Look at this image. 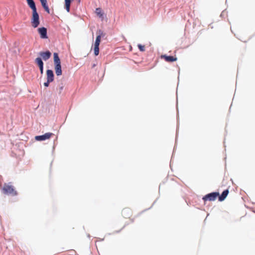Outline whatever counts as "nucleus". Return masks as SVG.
Masks as SVG:
<instances>
[{"label": "nucleus", "instance_id": "13", "mask_svg": "<svg viewBox=\"0 0 255 255\" xmlns=\"http://www.w3.org/2000/svg\"><path fill=\"white\" fill-rule=\"evenodd\" d=\"M72 0H65V7L67 12L70 11V4Z\"/></svg>", "mask_w": 255, "mask_h": 255}, {"label": "nucleus", "instance_id": "19", "mask_svg": "<svg viewBox=\"0 0 255 255\" xmlns=\"http://www.w3.org/2000/svg\"><path fill=\"white\" fill-rule=\"evenodd\" d=\"M41 3V4L43 7L45 6H47L48 5L47 4V0H40Z\"/></svg>", "mask_w": 255, "mask_h": 255}, {"label": "nucleus", "instance_id": "8", "mask_svg": "<svg viewBox=\"0 0 255 255\" xmlns=\"http://www.w3.org/2000/svg\"><path fill=\"white\" fill-rule=\"evenodd\" d=\"M161 58L164 59L167 62H172L177 61V58L175 56H167L166 55H162Z\"/></svg>", "mask_w": 255, "mask_h": 255}, {"label": "nucleus", "instance_id": "4", "mask_svg": "<svg viewBox=\"0 0 255 255\" xmlns=\"http://www.w3.org/2000/svg\"><path fill=\"white\" fill-rule=\"evenodd\" d=\"M219 193L217 192L208 194L203 197V200L205 202L207 201H214L219 196Z\"/></svg>", "mask_w": 255, "mask_h": 255}, {"label": "nucleus", "instance_id": "24", "mask_svg": "<svg viewBox=\"0 0 255 255\" xmlns=\"http://www.w3.org/2000/svg\"><path fill=\"white\" fill-rule=\"evenodd\" d=\"M63 90V87H60V90L62 91Z\"/></svg>", "mask_w": 255, "mask_h": 255}, {"label": "nucleus", "instance_id": "2", "mask_svg": "<svg viewBox=\"0 0 255 255\" xmlns=\"http://www.w3.org/2000/svg\"><path fill=\"white\" fill-rule=\"evenodd\" d=\"M2 190L3 193L6 194H9L12 196H15L17 194L15 188L10 183L4 184Z\"/></svg>", "mask_w": 255, "mask_h": 255}, {"label": "nucleus", "instance_id": "16", "mask_svg": "<svg viewBox=\"0 0 255 255\" xmlns=\"http://www.w3.org/2000/svg\"><path fill=\"white\" fill-rule=\"evenodd\" d=\"M96 12L97 14L100 16V17H103V14L102 12L101 9L100 8H97L96 9Z\"/></svg>", "mask_w": 255, "mask_h": 255}, {"label": "nucleus", "instance_id": "12", "mask_svg": "<svg viewBox=\"0 0 255 255\" xmlns=\"http://www.w3.org/2000/svg\"><path fill=\"white\" fill-rule=\"evenodd\" d=\"M28 6L31 8L33 11H35L36 10V7L35 6V4L33 0H26Z\"/></svg>", "mask_w": 255, "mask_h": 255}, {"label": "nucleus", "instance_id": "15", "mask_svg": "<svg viewBox=\"0 0 255 255\" xmlns=\"http://www.w3.org/2000/svg\"><path fill=\"white\" fill-rule=\"evenodd\" d=\"M99 45L94 44V54L96 56H97L99 53Z\"/></svg>", "mask_w": 255, "mask_h": 255}, {"label": "nucleus", "instance_id": "7", "mask_svg": "<svg viewBox=\"0 0 255 255\" xmlns=\"http://www.w3.org/2000/svg\"><path fill=\"white\" fill-rule=\"evenodd\" d=\"M123 216L125 218H129L131 216L132 211L129 208H124L122 211Z\"/></svg>", "mask_w": 255, "mask_h": 255}, {"label": "nucleus", "instance_id": "14", "mask_svg": "<svg viewBox=\"0 0 255 255\" xmlns=\"http://www.w3.org/2000/svg\"><path fill=\"white\" fill-rule=\"evenodd\" d=\"M35 62L39 67L43 66V62H42L41 58H36L35 60Z\"/></svg>", "mask_w": 255, "mask_h": 255}, {"label": "nucleus", "instance_id": "3", "mask_svg": "<svg viewBox=\"0 0 255 255\" xmlns=\"http://www.w3.org/2000/svg\"><path fill=\"white\" fill-rule=\"evenodd\" d=\"M31 25L34 28L38 27L40 23L39 16L37 10L32 11V17L31 19Z\"/></svg>", "mask_w": 255, "mask_h": 255}, {"label": "nucleus", "instance_id": "11", "mask_svg": "<svg viewBox=\"0 0 255 255\" xmlns=\"http://www.w3.org/2000/svg\"><path fill=\"white\" fill-rule=\"evenodd\" d=\"M229 190L228 189H226L225 190H224L222 194L220 196L219 195L218 197H219V200L220 201H224L225 198L227 197L228 194H229Z\"/></svg>", "mask_w": 255, "mask_h": 255}, {"label": "nucleus", "instance_id": "6", "mask_svg": "<svg viewBox=\"0 0 255 255\" xmlns=\"http://www.w3.org/2000/svg\"><path fill=\"white\" fill-rule=\"evenodd\" d=\"M37 30L41 38L46 39L48 38L47 35V29L46 28L44 27L38 28Z\"/></svg>", "mask_w": 255, "mask_h": 255}, {"label": "nucleus", "instance_id": "10", "mask_svg": "<svg viewBox=\"0 0 255 255\" xmlns=\"http://www.w3.org/2000/svg\"><path fill=\"white\" fill-rule=\"evenodd\" d=\"M47 80L48 82H52L54 80V74L51 70H47L46 71Z\"/></svg>", "mask_w": 255, "mask_h": 255}, {"label": "nucleus", "instance_id": "20", "mask_svg": "<svg viewBox=\"0 0 255 255\" xmlns=\"http://www.w3.org/2000/svg\"><path fill=\"white\" fill-rule=\"evenodd\" d=\"M44 9H45V10L48 13H50V10H49V8L48 7V6L47 5V6H45L44 7H43Z\"/></svg>", "mask_w": 255, "mask_h": 255}, {"label": "nucleus", "instance_id": "18", "mask_svg": "<svg viewBox=\"0 0 255 255\" xmlns=\"http://www.w3.org/2000/svg\"><path fill=\"white\" fill-rule=\"evenodd\" d=\"M137 46L140 51L143 52L145 51V49L144 45H142L141 44H138Z\"/></svg>", "mask_w": 255, "mask_h": 255}, {"label": "nucleus", "instance_id": "9", "mask_svg": "<svg viewBox=\"0 0 255 255\" xmlns=\"http://www.w3.org/2000/svg\"><path fill=\"white\" fill-rule=\"evenodd\" d=\"M39 55L44 60L46 61L51 57V53L49 51H47L40 52Z\"/></svg>", "mask_w": 255, "mask_h": 255}, {"label": "nucleus", "instance_id": "22", "mask_svg": "<svg viewBox=\"0 0 255 255\" xmlns=\"http://www.w3.org/2000/svg\"><path fill=\"white\" fill-rule=\"evenodd\" d=\"M51 82H48V80H47V82H45L44 83V85L45 86V87H48L49 86V83H50Z\"/></svg>", "mask_w": 255, "mask_h": 255}, {"label": "nucleus", "instance_id": "23", "mask_svg": "<svg viewBox=\"0 0 255 255\" xmlns=\"http://www.w3.org/2000/svg\"><path fill=\"white\" fill-rule=\"evenodd\" d=\"M40 71L41 74L43 73V66H41L40 67H39Z\"/></svg>", "mask_w": 255, "mask_h": 255}, {"label": "nucleus", "instance_id": "21", "mask_svg": "<svg viewBox=\"0 0 255 255\" xmlns=\"http://www.w3.org/2000/svg\"><path fill=\"white\" fill-rule=\"evenodd\" d=\"M44 9H45V10L48 13H50V10H49V8L48 7V6L47 5V6H45L44 7H43Z\"/></svg>", "mask_w": 255, "mask_h": 255}, {"label": "nucleus", "instance_id": "17", "mask_svg": "<svg viewBox=\"0 0 255 255\" xmlns=\"http://www.w3.org/2000/svg\"><path fill=\"white\" fill-rule=\"evenodd\" d=\"M101 35H99L96 37V41L95 42V44L100 45L101 41Z\"/></svg>", "mask_w": 255, "mask_h": 255}, {"label": "nucleus", "instance_id": "25", "mask_svg": "<svg viewBox=\"0 0 255 255\" xmlns=\"http://www.w3.org/2000/svg\"><path fill=\"white\" fill-rule=\"evenodd\" d=\"M78 1H79V2H80V0H78Z\"/></svg>", "mask_w": 255, "mask_h": 255}, {"label": "nucleus", "instance_id": "1", "mask_svg": "<svg viewBox=\"0 0 255 255\" xmlns=\"http://www.w3.org/2000/svg\"><path fill=\"white\" fill-rule=\"evenodd\" d=\"M53 60L54 64V69L55 73L57 76H60L62 75V69L61 65L60 59L57 53H54L53 54Z\"/></svg>", "mask_w": 255, "mask_h": 255}, {"label": "nucleus", "instance_id": "5", "mask_svg": "<svg viewBox=\"0 0 255 255\" xmlns=\"http://www.w3.org/2000/svg\"><path fill=\"white\" fill-rule=\"evenodd\" d=\"M53 133L51 132H47L42 135H38L35 136V139L38 141L45 140L46 139H49Z\"/></svg>", "mask_w": 255, "mask_h": 255}]
</instances>
